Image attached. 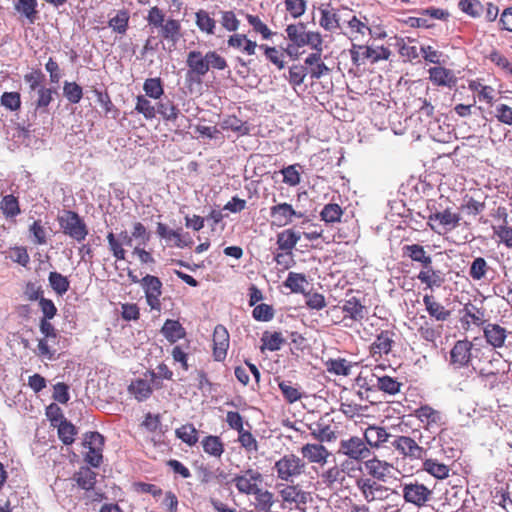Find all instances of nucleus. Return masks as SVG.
I'll return each instance as SVG.
<instances>
[{"label": "nucleus", "instance_id": "1", "mask_svg": "<svg viewBox=\"0 0 512 512\" xmlns=\"http://www.w3.org/2000/svg\"><path fill=\"white\" fill-rule=\"evenodd\" d=\"M355 486L367 503H379L378 512L403 511L405 504L402 495L396 489L364 478H356Z\"/></svg>", "mask_w": 512, "mask_h": 512}, {"label": "nucleus", "instance_id": "2", "mask_svg": "<svg viewBox=\"0 0 512 512\" xmlns=\"http://www.w3.org/2000/svg\"><path fill=\"white\" fill-rule=\"evenodd\" d=\"M186 81L190 84H201L202 78L210 69L224 70L228 67L226 59L214 50L203 54L201 51L192 50L187 54Z\"/></svg>", "mask_w": 512, "mask_h": 512}, {"label": "nucleus", "instance_id": "3", "mask_svg": "<svg viewBox=\"0 0 512 512\" xmlns=\"http://www.w3.org/2000/svg\"><path fill=\"white\" fill-rule=\"evenodd\" d=\"M289 41L285 52L291 58L297 59L303 52L300 48L308 46L311 50H319L323 46V38L318 31H309L304 23L289 24L286 29Z\"/></svg>", "mask_w": 512, "mask_h": 512}, {"label": "nucleus", "instance_id": "4", "mask_svg": "<svg viewBox=\"0 0 512 512\" xmlns=\"http://www.w3.org/2000/svg\"><path fill=\"white\" fill-rule=\"evenodd\" d=\"M146 21L151 28L159 29V36L175 46L183 37L181 22L173 18H165V13L158 6L148 10Z\"/></svg>", "mask_w": 512, "mask_h": 512}, {"label": "nucleus", "instance_id": "5", "mask_svg": "<svg viewBox=\"0 0 512 512\" xmlns=\"http://www.w3.org/2000/svg\"><path fill=\"white\" fill-rule=\"evenodd\" d=\"M435 487V483H424L417 478L403 480L400 488L404 504L407 503L416 508L427 506L434 498Z\"/></svg>", "mask_w": 512, "mask_h": 512}, {"label": "nucleus", "instance_id": "6", "mask_svg": "<svg viewBox=\"0 0 512 512\" xmlns=\"http://www.w3.org/2000/svg\"><path fill=\"white\" fill-rule=\"evenodd\" d=\"M57 221L61 231L77 242L84 241L89 233L86 223L75 211L64 210Z\"/></svg>", "mask_w": 512, "mask_h": 512}, {"label": "nucleus", "instance_id": "7", "mask_svg": "<svg viewBox=\"0 0 512 512\" xmlns=\"http://www.w3.org/2000/svg\"><path fill=\"white\" fill-rule=\"evenodd\" d=\"M339 309L344 316L338 323H343L345 327L349 328L355 323H362L368 314V308L355 296L345 299L341 306H333L328 313L337 312Z\"/></svg>", "mask_w": 512, "mask_h": 512}, {"label": "nucleus", "instance_id": "8", "mask_svg": "<svg viewBox=\"0 0 512 512\" xmlns=\"http://www.w3.org/2000/svg\"><path fill=\"white\" fill-rule=\"evenodd\" d=\"M274 470L278 479L288 482L305 473L306 462L293 453L285 454L275 462Z\"/></svg>", "mask_w": 512, "mask_h": 512}, {"label": "nucleus", "instance_id": "9", "mask_svg": "<svg viewBox=\"0 0 512 512\" xmlns=\"http://www.w3.org/2000/svg\"><path fill=\"white\" fill-rule=\"evenodd\" d=\"M338 453L347 457L349 460L362 463L372 454L370 447L365 440L358 436H350L339 442Z\"/></svg>", "mask_w": 512, "mask_h": 512}, {"label": "nucleus", "instance_id": "10", "mask_svg": "<svg viewBox=\"0 0 512 512\" xmlns=\"http://www.w3.org/2000/svg\"><path fill=\"white\" fill-rule=\"evenodd\" d=\"M461 215L459 213L452 212L449 208L430 213L427 218V225L431 230L439 235H444L451 232L457 226H459Z\"/></svg>", "mask_w": 512, "mask_h": 512}, {"label": "nucleus", "instance_id": "11", "mask_svg": "<svg viewBox=\"0 0 512 512\" xmlns=\"http://www.w3.org/2000/svg\"><path fill=\"white\" fill-rule=\"evenodd\" d=\"M391 444L404 460L422 461L427 455V449L410 436H396Z\"/></svg>", "mask_w": 512, "mask_h": 512}, {"label": "nucleus", "instance_id": "12", "mask_svg": "<svg viewBox=\"0 0 512 512\" xmlns=\"http://www.w3.org/2000/svg\"><path fill=\"white\" fill-rule=\"evenodd\" d=\"M278 494L282 500V507L287 506L292 509L303 510L307 503L311 500L310 493L304 491L299 484L278 485Z\"/></svg>", "mask_w": 512, "mask_h": 512}, {"label": "nucleus", "instance_id": "13", "mask_svg": "<svg viewBox=\"0 0 512 512\" xmlns=\"http://www.w3.org/2000/svg\"><path fill=\"white\" fill-rule=\"evenodd\" d=\"M264 476L258 468H247L235 474L232 483L240 494L250 495L263 485Z\"/></svg>", "mask_w": 512, "mask_h": 512}, {"label": "nucleus", "instance_id": "14", "mask_svg": "<svg viewBox=\"0 0 512 512\" xmlns=\"http://www.w3.org/2000/svg\"><path fill=\"white\" fill-rule=\"evenodd\" d=\"M105 439L99 432H87L84 435L83 446L87 451L84 459L92 467H99L103 460Z\"/></svg>", "mask_w": 512, "mask_h": 512}, {"label": "nucleus", "instance_id": "15", "mask_svg": "<svg viewBox=\"0 0 512 512\" xmlns=\"http://www.w3.org/2000/svg\"><path fill=\"white\" fill-rule=\"evenodd\" d=\"M350 55L353 64L359 66L364 64L367 59L371 60L372 63H376L380 60H388L391 56V51L383 46L374 49L366 45H353L350 49Z\"/></svg>", "mask_w": 512, "mask_h": 512}, {"label": "nucleus", "instance_id": "16", "mask_svg": "<svg viewBox=\"0 0 512 512\" xmlns=\"http://www.w3.org/2000/svg\"><path fill=\"white\" fill-rule=\"evenodd\" d=\"M395 333L391 330H381L369 346V356L375 361L384 360L393 350Z\"/></svg>", "mask_w": 512, "mask_h": 512}, {"label": "nucleus", "instance_id": "17", "mask_svg": "<svg viewBox=\"0 0 512 512\" xmlns=\"http://www.w3.org/2000/svg\"><path fill=\"white\" fill-rule=\"evenodd\" d=\"M145 294L146 303L152 311L160 312L162 304L160 297L162 295L163 284L161 280L154 275L147 274L140 281Z\"/></svg>", "mask_w": 512, "mask_h": 512}, {"label": "nucleus", "instance_id": "18", "mask_svg": "<svg viewBox=\"0 0 512 512\" xmlns=\"http://www.w3.org/2000/svg\"><path fill=\"white\" fill-rule=\"evenodd\" d=\"M346 470H355L352 466V462L349 460H344L341 465L334 464L328 467L319 474L321 484L329 489L342 486L346 480Z\"/></svg>", "mask_w": 512, "mask_h": 512}, {"label": "nucleus", "instance_id": "19", "mask_svg": "<svg viewBox=\"0 0 512 512\" xmlns=\"http://www.w3.org/2000/svg\"><path fill=\"white\" fill-rule=\"evenodd\" d=\"M413 416L423 424L425 430L433 431L446 424L443 413L425 404L414 410Z\"/></svg>", "mask_w": 512, "mask_h": 512}, {"label": "nucleus", "instance_id": "20", "mask_svg": "<svg viewBox=\"0 0 512 512\" xmlns=\"http://www.w3.org/2000/svg\"><path fill=\"white\" fill-rule=\"evenodd\" d=\"M365 469L368 476H359L358 478L371 479L378 483L386 481L389 477L394 465L386 460H381L378 457L367 458L364 462Z\"/></svg>", "mask_w": 512, "mask_h": 512}, {"label": "nucleus", "instance_id": "21", "mask_svg": "<svg viewBox=\"0 0 512 512\" xmlns=\"http://www.w3.org/2000/svg\"><path fill=\"white\" fill-rule=\"evenodd\" d=\"M303 215L297 212L291 204L282 202L270 207L271 224L276 227H284L292 223L293 218H301Z\"/></svg>", "mask_w": 512, "mask_h": 512}, {"label": "nucleus", "instance_id": "22", "mask_svg": "<svg viewBox=\"0 0 512 512\" xmlns=\"http://www.w3.org/2000/svg\"><path fill=\"white\" fill-rule=\"evenodd\" d=\"M302 459L308 463L323 467L327 464L331 452L322 443H306L300 449Z\"/></svg>", "mask_w": 512, "mask_h": 512}, {"label": "nucleus", "instance_id": "23", "mask_svg": "<svg viewBox=\"0 0 512 512\" xmlns=\"http://www.w3.org/2000/svg\"><path fill=\"white\" fill-rule=\"evenodd\" d=\"M212 341L214 360L218 362L224 361L230 346L229 332L224 325L218 324L215 326Z\"/></svg>", "mask_w": 512, "mask_h": 512}, {"label": "nucleus", "instance_id": "24", "mask_svg": "<svg viewBox=\"0 0 512 512\" xmlns=\"http://www.w3.org/2000/svg\"><path fill=\"white\" fill-rule=\"evenodd\" d=\"M304 60V66L312 80H318L330 72L329 67L322 60L323 46L319 50H312Z\"/></svg>", "mask_w": 512, "mask_h": 512}, {"label": "nucleus", "instance_id": "25", "mask_svg": "<svg viewBox=\"0 0 512 512\" xmlns=\"http://www.w3.org/2000/svg\"><path fill=\"white\" fill-rule=\"evenodd\" d=\"M417 279L421 284L425 285L427 289L433 290L434 288H440L445 282L444 274L440 270L433 268L432 263L421 266V270L417 275Z\"/></svg>", "mask_w": 512, "mask_h": 512}, {"label": "nucleus", "instance_id": "26", "mask_svg": "<svg viewBox=\"0 0 512 512\" xmlns=\"http://www.w3.org/2000/svg\"><path fill=\"white\" fill-rule=\"evenodd\" d=\"M320 20L319 25L329 32L341 29L338 7H333L331 4H322L319 7Z\"/></svg>", "mask_w": 512, "mask_h": 512}, {"label": "nucleus", "instance_id": "27", "mask_svg": "<svg viewBox=\"0 0 512 512\" xmlns=\"http://www.w3.org/2000/svg\"><path fill=\"white\" fill-rule=\"evenodd\" d=\"M390 436L391 434L385 427L369 425L364 431L363 439L372 451V449L382 447L389 440Z\"/></svg>", "mask_w": 512, "mask_h": 512}, {"label": "nucleus", "instance_id": "28", "mask_svg": "<svg viewBox=\"0 0 512 512\" xmlns=\"http://www.w3.org/2000/svg\"><path fill=\"white\" fill-rule=\"evenodd\" d=\"M472 343L468 340L457 341L450 351L451 363L458 367L467 366L471 360Z\"/></svg>", "mask_w": 512, "mask_h": 512}, {"label": "nucleus", "instance_id": "29", "mask_svg": "<svg viewBox=\"0 0 512 512\" xmlns=\"http://www.w3.org/2000/svg\"><path fill=\"white\" fill-rule=\"evenodd\" d=\"M423 304L429 316L436 321H447L451 316V311L446 309L438 302L433 295L426 294L423 296Z\"/></svg>", "mask_w": 512, "mask_h": 512}, {"label": "nucleus", "instance_id": "30", "mask_svg": "<svg viewBox=\"0 0 512 512\" xmlns=\"http://www.w3.org/2000/svg\"><path fill=\"white\" fill-rule=\"evenodd\" d=\"M430 81L437 86L452 87L456 84L457 79L452 70L442 66L431 67L429 70Z\"/></svg>", "mask_w": 512, "mask_h": 512}, {"label": "nucleus", "instance_id": "31", "mask_svg": "<svg viewBox=\"0 0 512 512\" xmlns=\"http://www.w3.org/2000/svg\"><path fill=\"white\" fill-rule=\"evenodd\" d=\"M402 256L409 258L412 262L420 264V266L426 263H433L431 255L427 253L424 246L420 244H406L402 247Z\"/></svg>", "mask_w": 512, "mask_h": 512}, {"label": "nucleus", "instance_id": "32", "mask_svg": "<svg viewBox=\"0 0 512 512\" xmlns=\"http://www.w3.org/2000/svg\"><path fill=\"white\" fill-rule=\"evenodd\" d=\"M422 470L435 479L444 480L449 477L451 469L449 465L439 462L437 459L425 457L422 460Z\"/></svg>", "mask_w": 512, "mask_h": 512}, {"label": "nucleus", "instance_id": "33", "mask_svg": "<svg viewBox=\"0 0 512 512\" xmlns=\"http://www.w3.org/2000/svg\"><path fill=\"white\" fill-rule=\"evenodd\" d=\"M484 337L493 348H501L505 344L507 331L498 324L488 323L484 327Z\"/></svg>", "mask_w": 512, "mask_h": 512}, {"label": "nucleus", "instance_id": "34", "mask_svg": "<svg viewBox=\"0 0 512 512\" xmlns=\"http://www.w3.org/2000/svg\"><path fill=\"white\" fill-rule=\"evenodd\" d=\"M310 434L320 443L332 442L336 439V432L323 419L309 426Z\"/></svg>", "mask_w": 512, "mask_h": 512}, {"label": "nucleus", "instance_id": "35", "mask_svg": "<svg viewBox=\"0 0 512 512\" xmlns=\"http://www.w3.org/2000/svg\"><path fill=\"white\" fill-rule=\"evenodd\" d=\"M204 453L208 456L220 459L225 452V445L222 439L216 435H207L201 440Z\"/></svg>", "mask_w": 512, "mask_h": 512}, {"label": "nucleus", "instance_id": "36", "mask_svg": "<svg viewBox=\"0 0 512 512\" xmlns=\"http://www.w3.org/2000/svg\"><path fill=\"white\" fill-rule=\"evenodd\" d=\"M157 114L164 122L174 124L181 115V111L172 100L165 98L157 102Z\"/></svg>", "mask_w": 512, "mask_h": 512}, {"label": "nucleus", "instance_id": "37", "mask_svg": "<svg viewBox=\"0 0 512 512\" xmlns=\"http://www.w3.org/2000/svg\"><path fill=\"white\" fill-rule=\"evenodd\" d=\"M161 333L171 344L186 336V330L178 320L167 319L161 328Z\"/></svg>", "mask_w": 512, "mask_h": 512}, {"label": "nucleus", "instance_id": "38", "mask_svg": "<svg viewBox=\"0 0 512 512\" xmlns=\"http://www.w3.org/2000/svg\"><path fill=\"white\" fill-rule=\"evenodd\" d=\"M301 236L299 233L295 232L293 229H286L277 235V246L278 249L285 252L286 255H291L292 250L297 245Z\"/></svg>", "mask_w": 512, "mask_h": 512}, {"label": "nucleus", "instance_id": "39", "mask_svg": "<svg viewBox=\"0 0 512 512\" xmlns=\"http://www.w3.org/2000/svg\"><path fill=\"white\" fill-rule=\"evenodd\" d=\"M250 495L254 497V508L258 512H265L271 509L274 504V494L267 489L263 488V485L252 492Z\"/></svg>", "mask_w": 512, "mask_h": 512}, {"label": "nucleus", "instance_id": "40", "mask_svg": "<svg viewBox=\"0 0 512 512\" xmlns=\"http://www.w3.org/2000/svg\"><path fill=\"white\" fill-rule=\"evenodd\" d=\"M128 392L138 401L143 402L153 393L151 384L145 379H136L128 386Z\"/></svg>", "mask_w": 512, "mask_h": 512}, {"label": "nucleus", "instance_id": "41", "mask_svg": "<svg viewBox=\"0 0 512 512\" xmlns=\"http://www.w3.org/2000/svg\"><path fill=\"white\" fill-rule=\"evenodd\" d=\"M420 319L423 320L422 324L418 327L420 337L427 342L435 343L442 335V326L433 324L425 316H421Z\"/></svg>", "mask_w": 512, "mask_h": 512}, {"label": "nucleus", "instance_id": "42", "mask_svg": "<svg viewBox=\"0 0 512 512\" xmlns=\"http://www.w3.org/2000/svg\"><path fill=\"white\" fill-rule=\"evenodd\" d=\"M129 20V11L127 9H120L116 12L115 16L109 19L108 27L119 35H125L129 28Z\"/></svg>", "mask_w": 512, "mask_h": 512}, {"label": "nucleus", "instance_id": "43", "mask_svg": "<svg viewBox=\"0 0 512 512\" xmlns=\"http://www.w3.org/2000/svg\"><path fill=\"white\" fill-rule=\"evenodd\" d=\"M97 474L89 467H81L75 474L73 479L76 481L77 485L85 490L90 491L94 489L96 484Z\"/></svg>", "mask_w": 512, "mask_h": 512}, {"label": "nucleus", "instance_id": "44", "mask_svg": "<svg viewBox=\"0 0 512 512\" xmlns=\"http://www.w3.org/2000/svg\"><path fill=\"white\" fill-rule=\"evenodd\" d=\"M15 9L22 14L30 24L38 18L37 0H17Z\"/></svg>", "mask_w": 512, "mask_h": 512}, {"label": "nucleus", "instance_id": "45", "mask_svg": "<svg viewBox=\"0 0 512 512\" xmlns=\"http://www.w3.org/2000/svg\"><path fill=\"white\" fill-rule=\"evenodd\" d=\"M175 435L189 446H194L199 440L198 430L192 423H187L177 428L175 430Z\"/></svg>", "mask_w": 512, "mask_h": 512}, {"label": "nucleus", "instance_id": "46", "mask_svg": "<svg viewBox=\"0 0 512 512\" xmlns=\"http://www.w3.org/2000/svg\"><path fill=\"white\" fill-rule=\"evenodd\" d=\"M221 128L223 130H231L241 136L248 135L250 132L248 123L237 118L235 115H229L223 119L221 122Z\"/></svg>", "mask_w": 512, "mask_h": 512}, {"label": "nucleus", "instance_id": "47", "mask_svg": "<svg viewBox=\"0 0 512 512\" xmlns=\"http://www.w3.org/2000/svg\"><path fill=\"white\" fill-rule=\"evenodd\" d=\"M353 364L344 358L329 359L326 362V369L329 373L338 376H349Z\"/></svg>", "mask_w": 512, "mask_h": 512}, {"label": "nucleus", "instance_id": "48", "mask_svg": "<svg viewBox=\"0 0 512 512\" xmlns=\"http://www.w3.org/2000/svg\"><path fill=\"white\" fill-rule=\"evenodd\" d=\"M93 93L96 96L97 102L102 106L105 115H111L113 119H116L119 114V110L112 102L109 93L96 88L93 89Z\"/></svg>", "mask_w": 512, "mask_h": 512}, {"label": "nucleus", "instance_id": "49", "mask_svg": "<svg viewBox=\"0 0 512 512\" xmlns=\"http://www.w3.org/2000/svg\"><path fill=\"white\" fill-rule=\"evenodd\" d=\"M262 349L266 348L269 351L279 350L286 342L281 332L265 331L261 337Z\"/></svg>", "mask_w": 512, "mask_h": 512}, {"label": "nucleus", "instance_id": "50", "mask_svg": "<svg viewBox=\"0 0 512 512\" xmlns=\"http://www.w3.org/2000/svg\"><path fill=\"white\" fill-rule=\"evenodd\" d=\"M135 111L142 114L146 120H152L157 115V104L153 105L144 95L136 97Z\"/></svg>", "mask_w": 512, "mask_h": 512}, {"label": "nucleus", "instance_id": "51", "mask_svg": "<svg viewBox=\"0 0 512 512\" xmlns=\"http://www.w3.org/2000/svg\"><path fill=\"white\" fill-rule=\"evenodd\" d=\"M0 209L6 218H14L21 213L18 198L12 194L2 198Z\"/></svg>", "mask_w": 512, "mask_h": 512}, {"label": "nucleus", "instance_id": "52", "mask_svg": "<svg viewBox=\"0 0 512 512\" xmlns=\"http://www.w3.org/2000/svg\"><path fill=\"white\" fill-rule=\"evenodd\" d=\"M196 25L202 32L213 35L215 33L216 21L210 17L209 13L205 10H199L195 14Z\"/></svg>", "mask_w": 512, "mask_h": 512}, {"label": "nucleus", "instance_id": "53", "mask_svg": "<svg viewBox=\"0 0 512 512\" xmlns=\"http://www.w3.org/2000/svg\"><path fill=\"white\" fill-rule=\"evenodd\" d=\"M55 427L58 429V437L63 442V444L71 445L75 441L77 429L67 419L57 424Z\"/></svg>", "mask_w": 512, "mask_h": 512}, {"label": "nucleus", "instance_id": "54", "mask_svg": "<svg viewBox=\"0 0 512 512\" xmlns=\"http://www.w3.org/2000/svg\"><path fill=\"white\" fill-rule=\"evenodd\" d=\"M143 90L145 96L152 99H160L164 94L162 81L159 77L148 78L144 81Z\"/></svg>", "mask_w": 512, "mask_h": 512}, {"label": "nucleus", "instance_id": "55", "mask_svg": "<svg viewBox=\"0 0 512 512\" xmlns=\"http://www.w3.org/2000/svg\"><path fill=\"white\" fill-rule=\"evenodd\" d=\"M402 383L399 382L396 378H393L391 376H382L377 378V388L389 395H396L400 392V389L402 387Z\"/></svg>", "mask_w": 512, "mask_h": 512}, {"label": "nucleus", "instance_id": "56", "mask_svg": "<svg viewBox=\"0 0 512 512\" xmlns=\"http://www.w3.org/2000/svg\"><path fill=\"white\" fill-rule=\"evenodd\" d=\"M48 280L51 288L60 296L64 295L70 288V282L67 277L59 272H50Z\"/></svg>", "mask_w": 512, "mask_h": 512}, {"label": "nucleus", "instance_id": "57", "mask_svg": "<svg viewBox=\"0 0 512 512\" xmlns=\"http://www.w3.org/2000/svg\"><path fill=\"white\" fill-rule=\"evenodd\" d=\"M343 215V210L340 205L336 203L326 204L320 212L321 219L326 223L340 222Z\"/></svg>", "mask_w": 512, "mask_h": 512}, {"label": "nucleus", "instance_id": "58", "mask_svg": "<svg viewBox=\"0 0 512 512\" xmlns=\"http://www.w3.org/2000/svg\"><path fill=\"white\" fill-rule=\"evenodd\" d=\"M278 386L284 399L288 403L292 404L302 398V393L299 388L296 385H293L291 381H281Z\"/></svg>", "mask_w": 512, "mask_h": 512}, {"label": "nucleus", "instance_id": "59", "mask_svg": "<svg viewBox=\"0 0 512 512\" xmlns=\"http://www.w3.org/2000/svg\"><path fill=\"white\" fill-rule=\"evenodd\" d=\"M488 270L489 266L487 261L483 257H477L470 265L469 276L474 281H480L485 278Z\"/></svg>", "mask_w": 512, "mask_h": 512}, {"label": "nucleus", "instance_id": "60", "mask_svg": "<svg viewBox=\"0 0 512 512\" xmlns=\"http://www.w3.org/2000/svg\"><path fill=\"white\" fill-rule=\"evenodd\" d=\"M259 48L264 51L266 59L274 64L279 70H282L285 67L284 54L282 51L278 50L276 47H271L265 44H261Z\"/></svg>", "mask_w": 512, "mask_h": 512}, {"label": "nucleus", "instance_id": "61", "mask_svg": "<svg viewBox=\"0 0 512 512\" xmlns=\"http://www.w3.org/2000/svg\"><path fill=\"white\" fill-rule=\"evenodd\" d=\"M306 284L307 280L305 275L294 272H290L284 282L285 287L289 288L294 293H303L305 291Z\"/></svg>", "mask_w": 512, "mask_h": 512}, {"label": "nucleus", "instance_id": "62", "mask_svg": "<svg viewBox=\"0 0 512 512\" xmlns=\"http://www.w3.org/2000/svg\"><path fill=\"white\" fill-rule=\"evenodd\" d=\"M63 95L70 103L77 104L83 97V90L76 82L66 81L63 86Z\"/></svg>", "mask_w": 512, "mask_h": 512}, {"label": "nucleus", "instance_id": "63", "mask_svg": "<svg viewBox=\"0 0 512 512\" xmlns=\"http://www.w3.org/2000/svg\"><path fill=\"white\" fill-rule=\"evenodd\" d=\"M248 23L255 33H259L263 39H270L275 33L256 15L246 14Z\"/></svg>", "mask_w": 512, "mask_h": 512}, {"label": "nucleus", "instance_id": "64", "mask_svg": "<svg viewBox=\"0 0 512 512\" xmlns=\"http://www.w3.org/2000/svg\"><path fill=\"white\" fill-rule=\"evenodd\" d=\"M307 75V68L304 65H292L289 68L288 81L290 85L296 89V87L304 83Z\"/></svg>", "mask_w": 512, "mask_h": 512}]
</instances>
